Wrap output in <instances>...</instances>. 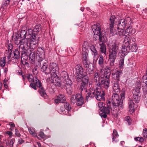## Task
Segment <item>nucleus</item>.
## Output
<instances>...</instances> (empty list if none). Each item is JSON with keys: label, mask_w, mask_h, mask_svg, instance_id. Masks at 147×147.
I'll return each mask as SVG.
<instances>
[{"label": "nucleus", "mask_w": 147, "mask_h": 147, "mask_svg": "<svg viewBox=\"0 0 147 147\" xmlns=\"http://www.w3.org/2000/svg\"><path fill=\"white\" fill-rule=\"evenodd\" d=\"M20 46V51L22 53L21 57L22 60L23 55H29V61L32 64L34 63L35 59V54L33 48L27 45L26 40H23Z\"/></svg>", "instance_id": "1"}, {"label": "nucleus", "mask_w": 147, "mask_h": 147, "mask_svg": "<svg viewBox=\"0 0 147 147\" xmlns=\"http://www.w3.org/2000/svg\"><path fill=\"white\" fill-rule=\"evenodd\" d=\"M109 103H111L112 106L111 107V110L113 111V113L117 115L120 113V110L122 109V100L120 99L117 93H113Z\"/></svg>", "instance_id": "2"}, {"label": "nucleus", "mask_w": 147, "mask_h": 147, "mask_svg": "<svg viewBox=\"0 0 147 147\" xmlns=\"http://www.w3.org/2000/svg\"><path fill=\"white\" fill-rule=\"evenodd\" d=\"M102 80V82L95 84V87L96 90L97 96L96 98L97 100L104 101L105 93L103 91H101V86L106 89H108L109 86L110 80V79H104V78Z\"/></svg>", "instance_id": "3"}, {"label": "nucleus", "mask_w": 147, "mask_h": 147, "mask_svg": "<svg viewBox=\"0 0 147 147\" xmlns=\"http://www.w3.org/2000/svg\"><path fill=\"white\" fill-rule=\"evenodd\" d=\"M119 45L116 42H113L109 45V56L110 65L113 66L114 65L119 49Z\"/></svg>", "instance_id": "4"}, {"label": "nucleus", "mask_w": 147, "mask_h": 147, "mask_svg": "<svg viewBox=\"0 0 147 147\" xmlns=\"http://www.w3.org/2000/svg\"><path fill=\"white\" fill-rule=\"evenodd\" d=\"M34 32L32 29H29L26 31V38L22 39L20 44L23 40H26L27 45H28V39H29L30 40V46L33 48H36L37 47L36 44L38 42V39L36 37V34Z\"/></svg>", "instance_id": "5"}, {"label": "nucleus", "mask_w": 147, "mask_h": 147, "mask_svg": "<svg viewBox=\"0 0 147 147\" xmlns=\"http://www.w3.org/2000/svg\"><path fill=\"white\" fill-rule=\"evenodd\" d=\"M61 80L65 82V86L67 92L69 94H71L72 92V88L71 86L72 84V81L69 79L67 73L65 71L62 72L60 75Z\"/></svg>", "instance_id": "6"}, {"label": "nucleus", "mask_w": 147, "mask_h": 147, "mask_svg": "<svg viewBox=\"0 0 147 147\" xmlns=\"http://www.w3.org/2000/svg\"><path fill=\"white\" fill-rule=\"evenodd\" d=\"M28 80L31 82V87L35 90H36V87L40 86V81L36 77H33L32 74H27L26 76Z\"/></svg>", "instance_id": "7"}, {"label": "nucleus", "mask_w": 147, "mask_h": 147, "mask_svg": "<svg viewBox=\"0 0 147 147\" xmlns=\"http://www.w3.org/2000/svg\"><path fill=\"white\" fill-rule=\"evenodd\" d=\"M92 30L95 35H96L99 38V40L100 42L103 41V36L101 33V29L99 24L97 23L96 25H94L92 26Z\"/></svg>", "instance_id": "8"}, {"label": "nucleus", "mask_w": 147, "mask_h": 147, "mask_svg": "<svg viewBox=\"0 0 147 147\" xmlns=\"http://www.w3.org/2000/svg\"><path fill=\"white\" fill-rule=\"evenodd\" d=\"M49 66L51 76H53L55 77L57 76L59 71L58 64L52 62L49 63Z\"/></svg>", "instance_id": "9"}, {"label": "nucleus", "mask_w": 147, "mask_h": 147, "mask_svg": "<svg viewBox=\"0 0 147 147\" xmlns=\"http://www.w3.org/2000/svg\"><path fill=\"white\" fill-rule=\"evenodd\" d=\"M47 81L50 83H54L55 86L58 87H61V80L57 76L55 77L53 76H51L47 79Z\"/></svg>", "instance_id": "10"}, {"label": "nucleus", "mask_w": 147, "mask_h": 147, "mask_svg": "<svg viewBox=\"0 0 147 147\" xmlns=\"http://www.w3.org/2000/svg\"><path fill=\"white\" fill-rule=\"evenodd\" d=\"M131 19L130 18H127V20H125L124 19H121L118 22L117 29L119 28H123L125 27L126 26L128 23L129 24V23H128L127 21H129L130 24H131Z\"/></svg>", "instance_id": "11"}, {"label": "nucleus", "mask_w": 147, "mask_h": 147, "mask_svg": "<svg viewBox=\"0 0 147 147\" xmlns=\"http://www.w3.org/2000/svg\"><path fill=\"white\" fill-rule=\"evenodd\" d=\"M115 17L114 16H112L111 17L110 19V34L112 36H114L117 34V32L116 30L113 29L114 26V21Z\"/></svg>", "instance_id": "12"}, {"label": "nucleus", "mask_w": 147, "mask_h": 147, "mask_svg": "<svg viewBox=\"0 0 147 147\" xmlns=\"http://www.w3.org/2000/svg\"><path fill=\"white\" fill-rule=\"evenodd\" d=\"M76 74V76H84L85 75L84 70L82 66L80 65H76L75 67Z\"/></svg>", "instance_id": "13"}, {"label": "nucleus", "mask_w": 147, "mask_h": 147, "mask_svg": "<svg viewBox=\"0 0 147 147\" xmlns=\"http://www.w3.org/2000/svg\"><path fill=\"white\" fill-rule=\"evenodd\" d=\"M42 66L41 68V71L43 72L45 74H50L49 66L48 67V63L47 61H45L42 62Z\"/></svg>", "instance_id": "14"}, {"label": "nucleus", "mask_w": 147, "mask_h": 147, "mask_svg": "<svg viewBox=\"0 0 147 147\" xmlns=\"http://www.w3.org/2000/svg\"><path fill=\"white\" fill-rule=\"evenodd\" d=\"M141 85L143 91H147V70L146 71V74L144 75L142 77Z\"/></svg>", "instance_id": "15"}, {"label": "nucleus", "mask_w": 147, "mask_h": 147, "mask_svg": "<svg viewBox=\"0 0 147 147\" xmlns=\"http://www.w3.org/2000/svg\"><path fill=\"white\" fill-rule=\"evenodd\" d=\"M99 58L98 60V64L99 65V68L100 73L103 72L104 69V63L103 57L102 55H99Z\"/></svg>", "instance_id": "16"}, {"label": "nucleus", "mask_w": 147, "mask_h": 147, "mask_svg": "<svg viewBox=\"0 0 147 147\" xmlns=\"http://www.w3.org/2000/svg\"><path fill=\"white\" fill-rule=\"evenodd\" d=\"M103 77H102L100 74L99 72H95L94 75V82L97 84H99L100 82H102Z\"/></svg>", "instance_id": "17"}, {"label": "nucleus", "mask_w": 147, "mask_h": 147, "mask_svg": "<svg viewBox=\"0 0 147 147\" xmlns=\"http://www.w3.org/2000/svg\"><path fill=\"white\" fill-rule=\"evenodd\" d=\"M139 88L137 89H136L135 90V92L133 95V98L132 100H134V101L135 103H138L140 101V98L138 96L140 94Z\"/></svg>", "instance_id": "18"}, {"label": "nucleus", "mask_w": 147, "mask_h": 147, "mask_svg": "<svg viewBox=\"0 0 147 147\" xmlns=\"http://www.w3.org/2000/svg\"><path fill=\"white\" fill-rule=\"evenodd\" d=\"M134 100H132L131 98L129 99V111L131 114L133 113L134 111Z\"/></svg>", "instance_id": "19"}, {"label": "nucleus", "mask_w": 147, "mask_h": 147, "mask_svg": "<svg viewBox=\"0 0 147 147\" xmlns=\"http://www.w3.org/2000/svg\"><path fill=\"white\" fill-rule=\"evenodd\" d=\"M90 49L92 52V54L93 56L94 60H95L96 62L98 58V53L94 46L92 45L90 46Z\"/></svg>", "instance_id": "20"}, {"label": "nucleus", "mask_w": 147, "mask_h": 147, "mask_svg": "<svg viewBox=\"0 0 147 147\" xmlns=\"http://www.w3.org/2000/svg\"><path fill=\"white\" fill-rule=\"evenodd\" d=\"M96 92L95 93V90L93 88H91L89 89V92L86 96V98L87 100L89 97L93 98L96 96V98L97 96L96 90Z\"/></svg>", "instance_id": "21"}, {"label": "nucleus", "mask_w": 147, "mask_h": 147, "mask_svg": "<svg viewBox=\"0 0 147 147\" xmlns=\"http://www.w3.org/2000/svg\"><path fill=\"white\" fill-rule=\"evenodd\" d=\"M122 73L121 70H116L112 73V77L114 79L117 80L119 81V78L121 75Z\"/></svg>", "instance_id": "22"}, {"label": "nucleus", "mask_w": 147, "mask_h": 147, "mask_svg": "<svg viewBox=\"0 0 147 147\" xmlns=\"http://www.w3.org/2000/svg\"><path fill=\"white\" fill-rule=\"evenodd\" d=\"M76 101V105L78 106L82 105L84 104V98L81 94L78 93Z\"/></svg>", "instance_id": "23"}, {"label": "nucleus", "mask_w": 147, "mask_h": 147, "mask_svg": "<svg viewBox=\"0 0 147 147\" xmlns=\"http://www.w3.org/2000/svg\"><path fill=\"white\" fill-rule=\"evenodd\" d=\"M65 96L63 94H60L57 96V98L55 100V102L56 103H63L65 100Z\"/></svg>", "instance_id": "24"}, {"label": "nucleus", "mask_w": 147, "mask_h": 147, "mask_svg": "<svg viewBox=\"0 0 147 147\" xmlns=\"http://www.w3.org/2000/svg\"><path fill=\"white\" fill-rule=\"evenodd\" d=\"M88 78H84V80H83L82 83H81L80 89L81 91H82L83 90H85L86 92H87L86 88L87 85L88 83Z\"/></svg>", "instance_id": "25"}, {"label": "nucleus", "mask_w": 147, "mask_h": 147, "mask_svg": "<svg viewBox=\"0 0 147 147\" xmlns=\"http://www.w3.org/2000/svg\"><path fill=\"white\" fill-rule=\"evenodd\" d=\"M88 55H83L82 60L84 67L85 68L88 67L90 66L87 59Z\"/></svg>", "instance_id": "26"}, {"label": "nucleus", "mask_w": 147, "mask_h": 147, "mask_svg": "<svg viewBox=\"0 0 147 147\" xmlns=\"http://www.w3.org/2000/svg\"><path fill=\"white\" fill-rule=\"evenodd\" d=\"M113 91L115 92V93H118L120 92V90L119 83L116 82H115L112 86Z\"/></svg>", "instance_id": "27"}, {"label": "nucleus", "mask_w": 147, "mask_h": 147, "mask_svg": "<svg viewBox=\"0 0 147 147\" xmlns=\"http://www.w3.org/2000/svg\"><path fill=\"white\" fill-rule=\"evenodd\" d=\"M128 49L129 52H136L138 47L136 44L135 43L127 47Z\"/></svg>", "instance_id": "28"}, {"label": "nucleus", "mask_w": 147, "mask_h": 147, "mask_svg": "<svg viewBox=\"0 0 147 147\" xmlns=\"http://www.w3.org/2000/svg\"><path fill=\"white\" fill-rule=\"evenodd\" d=\"M37 87L40 88L39 92L41 96L45 98H46L47 95L45 90H44L42 86L40 83V86Z\"/></svg>", "instance_id": "29"}, {"label": "nucleus", "mask_w": 147, "mask_h": 147, "mask_svg": "<svg viewBox=\"0 0 147 147\" xmlns=\"http://www.w3.org/2000/svg\"><path fill=\"white\" fill-rule=\"evenodd\" d=\"M130 40L129 37H125L123 42V47H128L130 45Z\"/></svg>", "instance_id": "30"}, {"label": "nucleus", "mask_w": 147, "mask_h": 147, "mask_svg": "<svg viewBox=\"0 0 147 147\" xmlns=\"http://www.w3.org/2000/svg\"><path fill=\"white\" fill-rule=\"evenodd\" d=\"M100 49L101 53H104L105 55L106 54V47L105 45L102 43L99 44Z\"/></svg>", "instance_id": "31"}, {"label": "nucleus", "mask_w": 147, "mask_h": 147, "mask_svg": "<svg viewBox=\"0 0 147 147\" xmlns=\"http://www.w3.org/2000/svg\"><path fill=\"white\" fill-rule=\"evenodd\" d=\"M88 45L87 44V42H84L82 45V54L83 55H88V54L86 51L87 49Z\"/></svg>", "instance_id": "32"}, {"label": "nucleus", "mask_w": 147, "mask_h": 147, "mask_svg": "<svg viewBox=\"0 0 147 147\" xmlns=\"http://www.w3.org/2000/svg\"><path fill=\"white\" fill-rule=\"evenodd\" d=\"M129 52V51L128 48L127 47H123V45H122V47L120 52V53H121L122 54V55L123 56H125L126 53Z\"/></svg>", "instance_id": "33"}, {"label": "nucleus", "mask_w": 147, "mask_h": 147, "mask_svg": "<svg viewBox=\"0 0 147 147\" xmlns=\"http://www.w3.org/2000/svg\"><path fill=\"white\" fill-rule=\"evenodd\" d=\"M112 136L113 142H116L118 141V140L116 139V138L117 137L119 136V135L117 133V131L116 130L114 129L113 130L112 134Z\"/></svg>", "instance_id": "34"}, {"label": "nucleus", "mask_w": 147, "mask_h": 147, "mask_svg": "<svg viewBox=\"0 0 147 147\" xmlns=\"http://www.w3.org/2000/svg\"><path fill=\"white\" fill-rule=\"evenodd\" d=\"M20 38H22V39L26 38V31L25 30H22L20 32Z\"/></svg>", "instance_id": "35"}, {"label": "nucleus", "mask_w": 147, "mask_h": 147, "mask_svg": "<svg viewBox=\"0 0 147 147\" xmlns=\"http://www.w3.org/2000/svg\"><path fill=\"white\" fill-rule=\"evenodd\" d=\"M41 30V26L40 24H38L33 29L34 32L38 33Z\"/></svg>", "instance_id": "36"}, {"label": "nucleus", "mask_w": 147, "mask_h": 147, "mask_svg": "<svg viewBox=\"0 0 147 147\" xmlns=\"http://www.w3.org/2000/svg\"><path fill=\"white\" fill-rule=\"evenodd\" d=\"M124 29L123 28H119L117 29L118 32H117V34L119 35L120 37H122L124 34Z\"/></svg>", "instance_id": "37"}, {"label": "nucleus", "mask_w": 147, "mask_h": 147, "mask_svg": "<svg viewBox=\"0 0 147 147\" xmlns=\"http://www.w3.org/2000/svg\"><path fill=\"white\" fill-rule=\"evenodd\" d=\"M28 131L30 134H32L34 137L37 136V134L33 128L30 127L28 128Z\"/></svg>", "instance_id": "38"}, {"label": "nucleus", "mask_w": 147, "mask_h": 147, "mask_svg": "<svg viewBox=\"0 0 147 147\" xmlns=\"http://www.w3.org/2000/svg\"><path fill=\"white\" fill-rule=\"evenodd\" d=\"M78 96V94H77L76 95H72L71 99V102L73 104H74L75 103H76V101H77V96Z\"/></svg>", "instance_id": "39"}, {"label": "nucleus", "mask_w": 147, "mask_h": 147, "mask_svg": "<svg viewBox=\"0 0 147 147\" xmlns=\"http://www.w3.org/2000/svg\"><path fill=\"white\" fill-rule=\"evenodd\" d=\"M131 29V27L129 26L126 29L124 34V35L125 37H129L130 36L129 32L130 31V29Z\"/></svg>", "instance_id": "40"}, {"label": "nucleus", "mask_w": 147, "mask_h": 147, "mask_svg": "<svg viewBox=\"0 0 147 147\" xmlns=\"http://www.w3.org/2000/svg\"><path fill=\"white\" fill-rule=\"evenodd\" d=\"M6 62V57H3L0 59V65L1 67H4L5 65Z\"/></svg>", "instance_id": "41"}, {"label": "nucleus", "mask_w": 147, "mask_h": 147, "mask_svg": "<svg viewBox=\"0 0 147 147\" xmlns=\"http://www.w3.org/2000/svg\"><path fill=\"white\" fill-rule=\"evenodd\" d=\"M14 55L16 59L19 58L20 57V53L18 50L15 49L14 51Z\"/></svg>", "instance_id": "42"}, {"label": "nucleus", "mask_w": 147, "mask_h": 147, "mask_svg": "<svg viewBox=\"0 0 147 147\" xmlns=\"http://www.w3.org/2000/svg\"><path fill=\"white\" fill-rule=\"evenodd\" d=\"M111 75V72H104V76L102 77H103L104 79L105 78L106 79H110V76Z\"/></svg>", "instance_id": "43"}, {"label": "nucleus", "mask_w": 147, "mask_h": 147, "mask_svg": "<svg viewBox=\"0 0 147 147\" xmlns=\"http://www.w3.org/2000/svg\"><path fill=\"white\" fill-rule=\"evenodd\" d=\"M37 138L39 140H41L42 139L45 138V136L44 133L42 132H40L38 134V136H37Z\"/></svg>", "instance_id": "44"}, {"label": "nucleus", "mask_w": 147, "mask_h": 147, "mask_svg": "<svg viewBox=\"0 0 147 147\" xmlns=\"http://www.w3.org/2000/svg\"><path fill=\"white\" fill-rule=\"evenodd\" d=\"M87 73L89 74H93L94 72V69H91L89 67V66L88 67L86 68Z\"/></svg>", "instance_id": "45"}, {"label": "nucleus", "mask_w": 147, "mask_h": 147, "mask_svg": "<svg viewBox=\"0 0 147 147\" xmlns=\"http://www.w3.org/2000/svg\"><path fill=\"white\" fill-rule=\"evenodd\" d=\"M15 139L14 138H13L10 140L9 143L8 142H6L5 144L7 146H8L9 145L10 147H13V146L14 142H15Z\"/></svg>", "instance_id": "46"}, {"label": "nucleus", "mask_w": 147, "mask_h": 147, "mask_svg": "<svg viewBox=\"0 0 147 147\" xmlns=\"http://www.w3.org/2000/svg\"><path fill=\"white\" fill-rule=\"evenodd\" d=\"M101 112L102 113H105L107 114H109L110 112V108L109 107H104V109L101 111Z\"/></svg>", "instance_id": "47"}, {"label": "nucleus", "mask_w": 147, "mask_h": 147, "mask_svg": "<svg viewBox=\"0 0 147 147\" xmlns=\"http://www.w3.org/2000/svg\"><path fill=\"white\" fill-rule=\"evenodd\" d=\"M98 106L99 108L100 111H101L105 107V104L102 102L100 101L98 102Z\"/></svg>", "instance_id": "48"}, {"label": "nucleus", "mask_w": 147, "mask_h": 147, "mask_svg": "<svg viewBox=\"0 0 147 147\" xmlns=\"http://www.w3.org/2000/svg\"><path fill=\"white\" fill-rule=\"evenodd\" d=\"M64 106L66 110L68 111H70L71 108L70 104L67 102H66L64 103Z\"/></svg>", "instance_id": "49"}, {"label": "nucleus", "mask_w": 147, "mask_h": 147, "mask_svg": "<svg viewBox=\"0 0 147 147\" xmlns=\"http://www.w3.org/2000/svg\"><path fill=\"white\" fill-rule=\"evenodd\" d=\"M76 81L78 82H80L82 81H83V80H84V78H86L84 76H76Z\"/></svg>", "instance_id": "50"}, {"label": "nucleus", "mask_w": 147, "mask_h": 147, "mask_svg": "<svg viewBox=\"0 0 147 147\" xmlns=\"http://www.w3.org/2000/svg\"><path fill=\"white\" fill-rule=\"evenodd\" d=\"M10 0H3L2 3L3 7H6L9 4Z\"/></svg>", "instance_id": "51"}, {"label": "nucleus", "mask_w": 147, "mask_h": 147, "mask_svg": "<svg viewBox=\"0 0 147 147\" xmlns=\"http://www.w3.org/2000/svg\"><path fill=\"white\" fill-rule=\"evenodd\" d=\"M124 57L122 58V59L119 62V67L120 69L122 68L124 65Z\"/></svg>", "instance_id": "52"}, {"label": "nucleus", "mask_w": 147, "mask_h": 147, "mask_svg": "<svg viewBox=\"0 0 147 147\" xmlns=\"http://www.w3.org/2000/svg\"><path fill=\"white\" fill-rule=\"evenodd\" d=\"M125 119L128 123L129 125L131 124V120L129 117L127 116L125 118Z\"/></svg>", "instance_id": "53"}, {"label": "nucleus", "mask_w": 147, "mask_h": 147, "mask_svg": "<svg viewBox=\"0 0 147 147\" xmlns=\"http://www.w3.org/2000/svg\"><path fill=\"white\" fill-rule=\"evenodd\" d=\"M13 48V46L12 44H9L7 47V49H8V52H12V50Z\"/></svg>", "instance_id": "54"}, {"label": "nucleus", "mask_w": 147, "mask_h": 147, "mask_svg": "<svg viewBox=\"0 0 147 147\" xmlns=\"http://www.w3.org/2000/svg\"><path fill=\"white\" fill-rule=\"evenodd\" d=\"M65 111L63 107H60V108L58 109V112L62 114L64 113Z\"/></svg>", "instance_id": "55"}, {"label": "nucleus", "mask_w": 147, "mask_h": 147, "mask_svg": "<svg viewBox=\"0 0 147 147\" xmlns=\"http://www.w3.org/2000/svg\"><path fill=\"white\" fill-rule=\"evenodd\" d=\"M142 83L141 82L140 80H138L136 81V84L138 86L136 88V89H137L139 87V91L140 89V86Z\"/></svg>", "instance_id": "56"}, {"label": "nucleus", "mask_w": 147, "mask_h": 147, "mask_svg": "<svg viewBox=\"0 0 147 147\" xmlns=\"http://www.w3.org/2000/svg\"><path fill=\"white\" fill-rule=\"evenodd\" d=\"M99 113L100 115V116L102 117H103L104 118H106L107 117V115L106 114V113H102V112H101V111H99Z\"/></svg>", "instance_id": "57"}, {"label": "nucleus", "mask_w": 147, "mask_h": 147, "mask_svg": "<svg viewBox=\"0 0 147 147\" xmlns=\"http://www.w3.org/2000/svg\"><path fill=\"white\" fill-rule=\"evenodd\" d=\"M143 136L145 138H147V129L145 128L143 130Z\"/></svg>", "instance_id": "58"}, {"label": "nucleus", "mask_w": 147, "mask_h": 147, "mask_svg": "<svg viewBox=\"0 0 147 147\" xmlns=\"http://www.w3.org/2000/svg\"><path fill=\"white\" fill-rule=\"evenodd\" d=\"M12 39L14 41H17L20 40L19 38L17 36H12Z\"/></svg>", "instance_id": "59"}, {"label": "nucleus", "mask_w": 147, "mask_h": 147, "mask_svg": "<svg viewBox=\"0 0 147 147\" xmlns=\"http://www.w3.org/2000/svg\"><path fill=\"white\" fill-rule=\"evenodd\" d=\"M11 51L10 52H8V54L7 55H5V57H7V59H8V60L11 57Z\"/></svg>", "instance_id": "60"}, {"label": "nucleus", "mask_w": 147, "mask_h": 147, "mask_svg": "<svg viewBox=\"0 0 147 147\" xmlns=\"http://www.w3.org/2000/svg\"><path fill=\"white\" fill-rule=\"evenodd\" d=\"M105 71L106 72H111L110 68L108 66H106L105 70Z\"/></svg>", "instance_id": "61"}, {"label": "nucleus", "mask_w": 147, "mask_h": 147, "mask_svg": "<svg viewBox=\"0 0 147 147\" xmlns=\"http://www.w3.org/2000/svg\"><path fill=\"white\" fill-rule=\"evenodd\" d=\"M125 94L124 93H123L121 94V100H123V99L125 98Z\"/></svg>", "instance_id": "62"}, {"label": "nucleus", "mask_w": 147, "mask_h": 147, "mask_svg": "<svg viewBox=\"0 0 147 147\" xmlns=\"http://www.w3.org/2000/svg\"><path fill=\"white\" fill-rule=\"evenodd\" d=\"M16 133L15 134L16 136H18V137H20L21 136V135L19 133L18 131H17L16 129H15Z\"/></svg>", "instance_id": "63"}, {"label": "nucleus", "mask_w": 147, "mask_h": 147, "mask_svg": "<svg viewBox=\"0 0 147 147\" xmlns=\"http://www.w3.org/2000/svg\"><path fill=\"white\" fill-rule=\"evenodd\" d=\"M15 41V43L16 45H18L20 44L19 46V49H20V45L21 42L22 41V40L21 41L20 40H18V41Z\"/></svg>", "instance_id": "64"}]
</instances>
